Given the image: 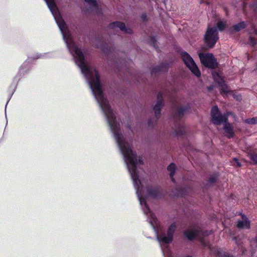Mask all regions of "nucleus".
<instances>
[{
  "instance_id": "f257e3e1",
  "label": "nucleus",
  "mask_w": 257,
  "mask_h": 257,
  "mask_svg": "<svg viewBox=\"0 0 257 257\" xmlns=\"http://www.w3.org/2000/svg\"><path fill=\"white\" fill-rule=\"evenodd\" d=\"M109 127L133 181L136 194L143 212L148 216V221L157 234V239L162 248L164 256V257H173L170 250H164L163 245L167 247L168 244L173 240L174 233L177 227L176 224L175 223H172L169 227L167 233L163 232L159 234L158 232L160 229L159 221L154 213L151 211L147 204L146 199L143 196V187L141 182L139 169H141L140 165H143V161L140 158L138 159L136 153L132 150L126 137L121 134L120 126H109Z\"/></svg>"
},
{
  "instance_id": "f03ea898",
  "label": "nucleus",
  "mask_w": 257,
  "mask_h": 257,
  "mask_svg": "<svg viewBox=\"0 0 257 257\" xmlns=\"http://www.w3.org/2000/svg\"><path fill=\"white\" fill-rule=\"evenodd\" d=\"M183 235L189 240L198 239L204 246H208V243L203 240V237L208 235L207 231H203L200 228L191 226L183 231Z\"/></svg>"
},
{
  "instance_id": "7ed1b4c3",
  "label": "nucleus",
  "mask_w": 257,
  "mask_h": 257,
  "mask_svg": "<svg viewBox=\"0 0 257 257\" xmlns=\"http://www.w3.org/2000/svg\"><path fill=\"white\" fill-rule=\"evenodd\" d=\"M45 1L53 15L61 31L62 38L64 40V19L63 18L54 0H45Z\"/></svg>"
},
{
  "instance_id": "20e7f679",
  "label": "nucleus",
  "mask_w": 257,
  "mask_h": 257,
  "mask_svg": "<svg viewBox=\"0 0 257 257\" xmlns=\"http://www.w3.org/2000/svg\"><path fill=\"white\" fill-rule=\"evenodd\" d=\"M230 113L226 112L222 114L217 106H214L211 110V121L214 124H220L228 120V117Z\"/></svg>"
},
{
  "instance_id": "39448f33",
  "label": "nucleus",
  "mask_w": 257,
  "mask_h": 257,
  "mask_svg": "<svg viewBox=\"0 0 257 257\" xmlns=\"http://www.w3.org/2000/svg\"><path fill=\"white\" fill-rule=\"evenodd\" d=\"M181 55L186 66L195 75L200 77L201 73L193 58L186 52H182Z\"/></svg>"
},
{
  "instance_id": "423d86ee",
  "label": "nucleus",
  "mask_w": 257,
  "mask_h": 257,
  "mask_svg": "<svg viewBox=\"0 0 257 257\" xmlns=\"http://www.w3.org/2000/svg\"><path fill=\"white\" fill-rule=\"evenodd\" d=\"M218 39L216 27L208 28L204 36V41L209 48H212Z\"/></svg>"
},
{
  "instance_id": "0eeeda50",
  "label": "nucleus",
  "mask_w": 257,
  "mask_h": 257,
  "mask_svg": "<svg viewBox=\"0 0 257 257\" xmlns=\"http://www.w3.org/2000/svg\"><path fill=\"white\" fill-rule=\"evenodd\" d=\"M199 57L202 64L206 67L213 69L217 65L216 59L211 53H200Z\"/></svg>"
},
{
  "instance_id": "6e6552de",
  "label": "nucleus",
  "mask_w": 257,
  "mask_h": 257,
  "mask_svg": "<svg viewBox=\"0 0 257 257\" xmlns=\"http://www.w3.org/2000/svg\"><path fill=\"white\" fill-rule=\"evenodd\" d=\"M164 104L163 95L161 92H160L157 95V103L153 108L157 119H158L160 117L161 109L164 106Z\"/></svg>"
},
{
  "instance_id": "1a4fd4ad",
  "label": "nucleus",
  "mask_w": 257,
  "mask_h": 257,
  "mask_svg": "<svg viewBox=\"0 0 257 257\" xmlns=\"http://www.w3.org/2000/svg\"><path fill=\"white\" fill-rule=\"evenodd\" d=\"M108 28L109 29H114L118 28L121 31H123L125 33L132 34L133 30L130 28H126L125 26L123 23L116 21L110 23Z\"/></svg>"
},
{
  "instance_id": "9d476101",
  "label": "nucleus",
  "mask_w": 257,
  "mask_h": 257,
  "mask_svg": "<svg viewBox=\"0 0 257 257\" xmlns=\"http://www.w3.org/2000/svg\"><path fill=\"white\" fill-rule=\"evenodd\" d=\"M169 67V64L162 63L151 69V73L152 76H155L158 74L166 71Z\"/></svg>"
},
{
  "instance_id": "9b49d317",
  "label": "nucleus",
  "mask_w": 257,
  "mask_h": 257,
  "mask_svg": "<svg viewBox=\"0 0 257 257\" xmlns=\"http://www.w3.org/2000/svg\"><path fill=\"white\" fill-rule=\"evenodd\" d=\"M190 108V106L188 104L186 106L179 107L175 111L174 118L180 119L182 118L184 115V114L189 111Z\"/></svg>"
},
{
  "instance_id": "f8f14e48",
  "label": "nucleus",
  "mask_w": 257,
  "mask_h": 257,
  "mask_svg": "<svg viewBox=\"0 0 257 257\" xmlns=\"http://www.w3.org/2000/svg\"><path fill=\"white\" fill-rule=\"evenodd\" d=\"M147 193L149 196L154 197H159L161 195V189L157 186H148L147 188Z\"/></svg>"
},
{
  "instance_id": "ddd939ff",
  "label": "nucleus",
  "mask_w": 257,
  "mask_h": 257,
  "mask_svg": "<svg viewBox=\"0 0 257 257\" xmlns=\"http://www.w3.org/2000/svg\"><path fill=\"white\" fill-rule=\"evenodd\" d=\"M223 129L225 133V135L228 138H232L234 135L232 125L227 121L224 122Z\"/></svg>"
},
{
  "instance_id": "4468645a",
  "label": "nucleus",
  "mask_w": 257,
  "mask_h": 257,
  "mask_svg": "<svg viewBox=\"0 0 257 257\" xmlns=\"http://www.w3.org/2000/svg\"><path fill=\"white\" fill-rule=\"evenodd\" d=\"M175 135L177 136H183L186 133V128L183 124L179 122L175 124L174 131Z\"/></svg>"
},
{
  "instance_id": "2eb2a0df",
  "label": "nucleus",
  "mask_w": 257,
  "mask_h": 257,
  "mask_svg": "<svg viewBox=\"0 0 257 257\" xmlns=\"http://www.w3.org/2000/svg\"><path fill=\"white\" fill-rule=\"evenodd\" d=\"M242 220H239L237 223V227L239 228H249L250 227V222L247 218L244 215H242Z\"/></svg>"
},
{
  "instance_id": "dca6fc26",
  "label": "nucleus",
  "mask_w": 257,
  "mask_h": 257,
  "mask_svg": "<svg viewBox=\"0 0 257 257\" xmlns=\"http://www.w3.org/2000/svg\"><path fill=\"white\" fill-rule=\"evenodd\" d=\"M218 85L220 87V91L222 95H227V94L230 91V88L223 80H221L218 82Z\"/></svg>"
},
{
  "instance_id": "f3484780",
  "label": "nucleus",
  "mask_w": 257,
  "mask_h": 257,
  "mask_svg": "<svg viewBox=\"0 0 257 257\" xmlns=\"http://www.w3.org/2000/svg\"><path fill=\"white\" fill-rule=\"evenodd\" d=\"M246 26V24L245 22H241L237 24L234 25L230 29L231 32H239L241 30L244 29Z\"/></svg>"
},
{
  "instance_id": "a211bd4d",
  "label": "nucleus",
  "mask_w": 257,
  "mask_h": 257,
  "mask_svg": "<svg viewBox=\"0 0 257 257\" xmlns=\"http://www.w3.org/2000/svg\"><path fill=\"white\" fill-rule=\"evenodd\" d=\"M176 169V167L175 164L171 163L170 165H169L167 167V170L169 172H170V177L173 182H175V179L174 178V176L175 173Z\"/></svg>"
},
{
  "instance_id": "6ab92c4d",
  "label": "nucleus",
  "mask_w": 257,
  "mask_h": 257,
  "mask_svg": "<svg viewBox=\"0 0 257 257\" xmlns=\"http://www.w3.org/2000/svg\"><path fill=\"white\" fill-rule=\"evenodd\" d=\"M100 49L107 56H110L113 51L112 48H110L108 45L106 43L104 45L101 46Z\"/></svg>"
},
{
  "instance_id": "aec40b11",
  "label": "nucleus",
  "mask_w": 257,
  "mask_h": 257,
  "mask_svg": "<svg viewBox=\"0 0 257 257\" xmlns=\"http://www.w3.org/2000/svg\"><path fill=\"white\" fill-rule=\"evenodd\" d=\"M86 3L90 5L91 9H96L97 7V3L95 0H84Z\"/></svg>"
},
{
  "instance_id": "412c9836",
  "label": "nucleus",
  "mask_w": 257,
  "mask_h": 257,
  "mask_svg": "<svg viewBox=\"0 0 257 257\" xmlns=\"http://www.w3.org/2000/svg\"><path fill=\"white\" fill-rule=\"evenodd\" d=\"M248 155L250 159L252 161L253 163L257 164V154L251 153Z\"/></svg>"
},
{
  "instance_id": "4be33fe9",
  "label": "nucleus",
  "mask_w": 257,
  "mask_h": 257,
  "mask_svg": "<svg viewBox=\"0 0 257 257\" xmlns=\"http://www.w3.org/2000/svg\"><path fill=\"white\" fill-rule=\"evenodd\" d=\"M248 43H249V45H251L252 47H253L254 48H257V43L256 42L255 40L254 39V38L253 37H252L251 36L249 37Z\"/></svg>"
},
{
  "instance_id": "5701e85b",
  "label": "nucleus",
  "mask_w": 257,
  "mask_h": 257,
  "mask_svg": "<svg viewBox=\"0 0 257 257\" xmlns=\"http://www.w3.org/2000/svg\"><path fill=\"white\" fill-rule=\"evenodd\" d=\"M245 122L249 124H254L257 123V117H254L251 118H248L245 120Z\"/></svg>"
},
{
  "instance_id": "b1692460",
  "label": "nucleus",
  "mask_w": 257,
  "mask_h": 257,
  "mask_svg": "<svg viewBox=\"0 0 257 257\" xmlns=\"http://www.w3.org/2000/svg\"><path fill=\"white\" fill-rule=\"evenodd\" d=\"M217 179V176L216 175H213L210 177L209 179L208 184L211 185L213 183L216 182Z\"/></svg>"
},
{
  "instance_id": "393cba45",
  "label": "nucleus",
  "mask_w": 257,
  "mask_h": 257,
  "mask_svg": "<svg viewBox=\"0 0 257 257\" xmlns=\"http://www.w3.org/2000/svg\"><path fill=\"white\" fill-rule=\"evenodd\" d=\"M216 28L220 31H223L225 28V24L222 21H219L217 23Z\"/></svg>"
},
{
  "instance_id": "a878e982",
  "label": "nucleus",
  "mask_w": 257,
  "mask_h": 257,
  "mask_svg": "<svg viewBox=\"0 0 257 257\" xmlns=\"http://www.w3.org/2000/svg\"><path fill=\"white\" fill-rule=\"evenodd\" d=\"M232 163L236 167H240L241 166V163L235 158H233Z\"/></svg>"
},
{
  "instance_id": "bb28decb",
  "label": "nucleus",
  "mask_w": 257,
  "mask_h": 257,
  "mask_svg": "<svg viewBox=\"0 0 257 257\" xmlns=\"http://www.w3.org/2000/svg\"><path fill=\"white\" fill-rule=\"evenodd\" d=\"M151 40L153 42L154 45L155 46V43H156V40L155 39V37H152L151 38Z\"/></svg>"
},
{
  "instance_id": "cd10ccee",
  "label": "nucleus",
  "mask_w": 257,
  "mask_h": 257,
  "mask_svg": "<svg viewBox=\"0 0 257 257\" xmlns=\"http://www.w3.org/2000/svg\"><path fill=\"white\" fill-rule=\"evenodd\" d=\"M146 17H147V16L146 15H142V19H143V20L145 21L146 19Z\"/></svg>"
},
{
  "instance_id": "c85d7f7f",
  "label": "nucleus",
  "mask_w": 257,
  "mask_h": 257,
  "mask_svg": "<svg viewBox=\"0 0 257 257\" xmlns=\"http://www.w3.org/2000/svg\"><path fill=\"white\" fill-rule=\"evenodd\" d=\"M217 254H218V255L219 256V257H221L222 255L220 254V251L219 250H217Z\"/></svg>"
},
{
  "instance_id": "c756f323",
  "label": "nucleus",
  "mask_w": 257,
  "mask_h": 257,
  "mask_svg": "<svg viewBox=\"0 0 257 257\" xmlns=\"http://www.w3.org/2000/svg\"><path fill=\"white\" fill-rule=\"evenodd\" d=\"M223 257H229L228 255H227V254H226L225 253H224V255L223 256Z\"/></svg>"
},
{
  "instance_id": "7c9ffc66",
  "label": "nucleus",
  "mask_w": 257,
  "mask_h": 257,
  "mask_svg": "<svg viewBox=\"0 0 257 257\" xmlns=\"http://www.w3.org/2000/svg\"><path fill=\"white\" fill-rule=\"evenodd\" d=\"M148 123H149V125L151 126V120H149Z\"/></svg>"
}]
</instances>
